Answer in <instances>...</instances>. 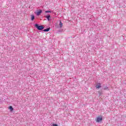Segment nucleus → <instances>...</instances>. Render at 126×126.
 Returning <instances> with one entry per match:
<instances>
[{
	"mask_svg": "<svg viewBox=\"0 0 126 126\" xmlns=\"http://www.w3.org/2000/svg\"><path fill=\"white\" fill-rule=\"evenodd\" d=\"M34 26L37 29V30H43L44 29L43 26H39L38 24H35Z\"/></svg>",
	"mask_w": 126,
	"mask_h": 126,
	"instance_id": "1",
	"label": "nucleus"
},
{
	"mask_svg": "<svg viewBox=\"0 0 126 126\" xmlns=\"http://www.w3.org/2000/svg\"><path fill=\"white\" fill-rule=\"evenodd\" d=\"M103 120V118L102 117H97L96 119L95 120L97 123H100L101 121Z\"/></svg>",
	"mask_w": 126,
	"mask_h": 126,
	"instance_id": "2",
	"label": "nucleus"
},
{
	"mask_svg": "<svg viewBox=\"0 0 126 126\" xmlns=\"http://www.w3.org/2000/svg\"><path fill=\"white\" fill-rule=\"evenodd\" d=\"M96 89H99V88H101V83H98L97 85L95 86Z\"/></svg>",
	"mask_w": 126,
	"mask_h": 126,
	"instance_id": "3",
	"label": "nucleus"
},
{
	"mask_svg": "<svg viewBox=\"0 0 126 126\" xmlns=\"http://www.w3.org/2000/svg\"><path fill=\"white\" fill-rule=\"evenodd\" d=\"M41 13H42V10H40L39 11H37L36 13V15L39 16V15H40V14H41Z\"/></svg>",
	"mask_w": 126,
	"mask_h": 126,
	"instance_id": "4",
	"label": "nucleus"
},
{
	"mask_svg": "<svg viewBox=\"0 0 126 126\" xmlns=\"http://www.w3.org/2000/svg\"><path fill=\"white\" fill-rule=\"evenodd\" d=\"M31 20L32 21H33V20H34V19H35V16H34V15H31Z\"/></svg>",
	"mask_w": 126,
	"mask_h": 126,
	"instance_id": "5",
	"label": "nucleus"
},
{
	"mask_svg": "<svg viewBox=\"0 0 126 126\" xmlns=\"http://www.w3.org/2000/svg\"><path fill=\"white\" fill-rule=\"evenodd\" d=\"M50 17H51L50 15H48L47 16H45V18H47L48 21H50Z\"/></svg>",
	"mask_w": 126,
	"mask_h": 126,
	"instance_id": "6",
	"label": "nucleus"
},
{
	"mask_svg": "<svg viewBox=\"0 0 126 126\" xmlns=\"http://www.w3.org/2000/svg\"><path fill=\"white\" fill-rule=\"evenodd\" d=\"M44 32H49L50 31V28H47L43 30Z\"/></svg>",
	"mask_w": 126,
	"mask_h": 126,
	"instance_id": "7",
	"label": "nucleus"
},
{
	"mask_svg": "<svg viewBox=\"0 0 126 126\" xmlns=\"http://www.w3.org/2000/svg\"><path fill=\"white\" fill-rule=\"evenodd\" d=\"M59 26H60V28H62V27H63V23H62V21H60Z\"/></svg>",
	"mask_w": 126,
	"mask_h": 126,
	"instance_id": "8",
	"label": "nucleus"
},
{
	"mask_svg": "<svg viewBox=\"0 0 126 126\" xmlns=\"http://www.w3.org/2000/svg\"><path fill=\"white\" fill-rule=\"evenodd\" d=\"M9 109L10 110V111H13V107H12L11 106H10Z\"/></svg>",
	"mask_w": 126,
	"mask_h": 126,
	"instance_id": "9",
	"label": "nucleus"
},
{
	"mask_svg": "<svg viewBox=\"0 0 126 126\" xmlns=\"http://www.w3.org/2000/svg\"><path fill=\"white\" fill-rule=\"evenodd\" d=\"M51 12H52L51 11H45V13H50Z\"/></svg>",
	"mask_w": 126,
	"mask_h": 126,
	"instance_id": "10",
	"label": "nucleus"
},
{
	"mask_svg": "<svg viewBox=\"0 0 126 126\" xmlns=\"http://www.w3.org/2000/svg\"><path fill=\"white\" fill-rule=\"evenodd\" d=\"M52 126H58V125L56 124H54L52 125Z\"/></svg>",
	"mask_w": 126,
	"mask_h": 126,
	"instance_id": "11",
	"label": "nucleus"
},
{
	"mask_svg": "<svg viewBox=\"0 0 126 126\" xmlns=\"http://www.w3.org/2000/svg\"><path fill=\"white\" fill-rule=\"evenodd\" d=\"M104 89V90H107V89H108V87H105Z\"/></svg>",
	"mask_w": 126,
	"mask_h": 126,
	"instance_id": "12",
	"label": "nucleus"
}]
</instances>
